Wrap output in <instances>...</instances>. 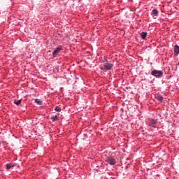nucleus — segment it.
<instances>
[{
	"mask_svg": "<svg viewBox=\"0 0 179 179\" xmlns=\"http://www.w3.org/2000/svg\"><path fill=\"white\" fill-rule=\"evenodd\" d=\"M113 68H114V64L108 62L104 63L103 64H101L99 66V69H101V71H104L105 72L106 71H111Z\"/></svg>",
	"mask_w": 179,
	"mask_h": 179,
	"instance_id": "nucleus-1",
	"label": "nucleus"
},
{
	"mask_svg": "<svg viewBox=\"0 0 179 179\" xmlns=\"http://www.w3.org/2000/svg\"><path fill=\"white\" fill-rule=\"evenodd\" d=\"M106 162L110 166H115L117 164V161L115 160V157L113 155H108L106 157Z\"/></svg>",
	"mask_w": 179,
	"mask_h": 179,
	"instance_id": "nucleus-2",
	"label": "nucleus"
},
{
	"mask_svg": "<svg viewBox=\"0 0 179 179\" xmlns=\"http://www.w3.org/2000/svg\"><path fill=\"white\" fill-rule=\"evenodd\" d=\"M151 75L155 76V78L160 79V78L163 77V71L160 70H152L151 71Z\"/></svg>",
	"mask_w": 179,
	"mask_h": 179,
	"instance_id": "nucleus-3",
	"label": "nucleus"
},
{
	"mask_svg": "<svg viewBox=\"0 0 179 179\" xmlns=\"http://www.w3.org/2000/svg\"><path fill=\"white\" fill-rule=\"evenodd\" d=\"M148 125L151 128H157V119H149Z\"/></svg>",
	"mask_w": 179,
	"mask_h": 179,
	"instance_id": "nucleus-4",
	"label": "nucleus"
},
{
	"mask_svg": "<svg viewBox=\"0 0 179 179\" xmlns=\"http://www.w3.org/2000/svg\"><path fill=\"white\" fill-rule=\"evenodd\" d=\"M61 51H62V45H59L52 52L53 58H56L57 55H58V54H59V52H61Z\"/></svg>",
	"mask_w": 179,
	"mask_h": 179,
	"instance_id": "nucleus-5",
	"label": "nucleus"
},
{
	"mask_svg": "<svg viewBox=\"0 0 179 179\" xmlns=\"http://www.w3.org/2000/svg\"><path fill=\"white\" fill-rule=\"evenodd\" d=\"M151 16H152L153 19H157V16H159V10L156 8L153 9L151 12Z\"/></svg>",
	"mask_w": 179,
	"mask_h": 179,
	"instance_id": "nucleus-6",
	"label": "nucleus"
},
{
	"mask_svg": "<svg viewBox=\"0 0 179 179\" xmlns=\"http://www.w3.org/2000/svg\"><path fill=\"white\" fill-rule=\"evenodd\" d=\"M15 166H17V164H16V163L7 164L6 165V170H10V169H13V167H15Z\"/></svg>",
	"mask_w": 179,
	"mask_h": 179,
	"instance_id": "nucleus-7",
	"label": "nucleus"
},
{
	"mask_svg": "<svg viewBox=\"0 0 179 179\" xmlns=\"http://www.w3.org/2000/svg\"><path fill=\"white\" fill-rule=\"evenodd\" d=\"M173 51H174V57H178V54H179V46L178 45H174V49H173Z\"/></svg>",
	"mask_w": 179,
	"mask_h": 179,
	"instance_id": "nucleus-8",
	"label": "nucleus"
},
{
	"mask_svg": "<svg viewBox=\"0 0 179 179\" xmlns=\"http://www.w3.org/2000/svg\"><path fill=\"white\" fill-rule=\"evenodd\" d=\"M140 36L142 40H146V37L148 36V32L143 31L140 34Z\"/></svg>",
	"mask_w": 179,
	"mask_h": 179,
	"instance_id": "nucleus-9",
	"label": "nucleus"
},
{
	"mask_svg": "<svg viewBox=\"0 0 179 179\" xmlns=\"http://www.w3.org/2000/svg\"><path fill=\"white\" fill-rule=\"evenodd\" d=\"M155 99L158 101H159L160 103H162V101H163V100H164V97H163V96H162V95H155Z\"/></svg>",
	"mask_w": 179,
	"mask_h": 179,
	"instance_id": "nucleus-10",
	"label": "nucleus"
},
{
	"mask_svg": "<svg viewBox=\"0 0 179 179\" xmlns=\"http://www.w3.org/2000/svg\"><path fill=\"white\" fill-rule=\"evenodd\" d=\"M50 120H52V122H55L56 121H59V117L58 115L52 116Z\"/></svg>",
	"mask_w": 179,
	"mask_h": 179,
	"instance_id": "nucleus-11",
	"label": "nucleus"
},
{
	"mask_svg": "<svg viewBox=\"0 0 179 179\" xmlns=\"http://www.w3.org/2000/svg\"><path fill=\"white\" fill-rule=\"evenodd\" d=\"M14 104H16V106H20V104H22V99L15 100Z\"/></svg>",
	"mask_w": 179,
	"mask_h": 179,
	"instance_id": "nucleus-12",
	"label": "nucleus"
},
{
	"mask_svg": "<svg viewBox=\"0 0 179 179\" xmlns=\"http://www.w3.org/2000/svg\"><path fill=\"white\" fill-rule=\"evenodd\" d=\"M35 103H37L38 106H41V104H43V101L39 99H35Z\"/></svg>",
	"mask_w": 179,
	"mask_h": 179,
	"instance_id": "nucleus-13",
	"label": "nucleus"
},
{
	"mask_svg": "<svg viewBox=\"0 0 179 179\" xmlns=\"http://www.w3.org/2000/svg\"><path fill=\"white\" fill-rule=\"evenodd\" d=\"M55 111H56L57 113H61V108L59 106H56L55 108Z\"/></svg>",
	"mask_w": 179,
	"mask_h": 179,
	"instance_id": "nucleus-14",
	"label": "nucleus"
},
{
	"mask_svg": "<svg viewBox=\"0 0 179 179\" xmlns=\"http://www.w3.org/2000/svg\"><path fill=\"white\" fill-rule=\"evenodd\" d=\"M108 62V60L107 59H105V61H103V62Z\"/></svg>",
	"mask_w": 179,
	"mask_h": 179,
	"instance_id": "nucleus-15",
	"label": "nucleus"
},
{
	"mask_svg": "<svg viewBox=\"0 0 179 179\" xmlns=\"http://www.w3.org/2000/svg\"><path fill=\"white\" fill-rule=\"evenodd\" d=\"M0 145H1V143H0Z\"/></svg>",
	"mask_w": 179,
	"mask_h": 179,
	"instance_id": "nucleus-16",
	"label": "nucleus"
}]
</instances>
